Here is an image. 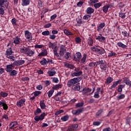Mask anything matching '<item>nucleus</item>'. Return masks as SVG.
Returning a JSON list of instances; mask_svg holds the SVG:
<instances>
[{"mask_svg": "<svg viewBox=\"0 0 131 131\" xmlns=\"http://www.w3.org/2000/svg\"><path fill=\"white\" fill-rule=\"evenodd\" d=\"M89 67H95V66H100V68L101 69L102 71H106L107 70V63L105 60H98L96 62H91L89 64Z\"/></svg>", "mask_w": 131, "mask_h": 131, "instance_id": "nucleus-1", "label": "nucleus"}, {"mask_svg": "<svg viewBox=\"0 0 131 131\" xmlns=\"http://www.w3.org/2000/svg\"><path fill=\"white\" fill-rule=\"evenodd\" d=\"M91 50L93 52H95L97 55H103L106 52L105 49H103V48L97 46L91 47Z\"/></svg>", "mask_w": 131, "mask_h": 131, "instance_id": "nucleus-2", "label": "nucleus"}, {"mask_svg": "<svg viewBox=\"0 0 131 131\" xmlns=\"http://www.w3.org/2000/svg\"><path fill=\"white\" fill-rule=\"evenodd\" d=\"M80 80H81V77H80L74 78L68 81L67 85L69 88H71V86H73L74 84H76V83L79 82Z\"/></svg>", "mask_w": 131, "mask_h": 131, "instance_id": "nucleus-3", "label": "nucleus"}, {"mask_svg": "<svg viewBox=\"0 0 131 131\" xmlns=\"http://www.w3.org/2000/svg\"><path fill=\"white\" fill-rule=\"evenodd\" d=\"M13 54V51L12 50V49L8 48L5 53V56H6L7 58L8 59H10L11 61H14L15 57H14V55H12Z\"/></svg>", "mask_w": 131, "mask_h": 131, "instance_id": "nucleus-4", "label": "nucleus"}, {"mask_svg": "<svg viewBox=\"0 0 131 131\" xmlns=\"http://www.w3.org/2000/svg\"><path fill=\"white\" fill-rule=\"evenodd\" d=\"M75 72L71 74L72 76L74 77L75 76H80V75H82V71H80V69L79 68H75L74 69Z\"/></svg>", "mask_w": 131, "mask_h": 131, "instance_id": "nucleus-5", "label": "nucleus"}, {"mask_svg": "<svg viewBox=\"0 0 131 131\" xmlns=\"http://www.w3.org/2000/svg\"><path fill=\"white\" fill-rule=\"evenodd\" d=\"M81 59V53L80 52H77L76 55L74 54L73 56V60L74 61H78Z\"/></svg>", "mask_w": 131, "mask_h": 131, "instance_id": "nucleus-6", "label": "nucleus"}, {"mask_svg": "<svg viewBox=\"0 0 131 131\" xmlns=\"http://www.w3.org/2000/svg\"><path fill=\"white\" fill-rule=\"evenodd\" d=\"M25 36L27 39H29L30 40L32 39V35L31 34V33L28 30L25 31Z\"/></svg>", "mask_w": 131, "mask_h": 131, "instance_id": "nucleus-7", "label": "nucleus"}, {"mask_svg": "<svg viewBox=\"0 0 131 131\" xmlns=\"http://www.w3.org/2000/svg\"><path fill=\"white\" fill-rule=\"evenodd\" d=\"M25 63V60H15L13 62V65L14 66H20V65H23Z\"/></svg>", "mask_w": 131, "mask_h": 131, "instance_id": "nucleus-8", "label": "nucleus"}, {"mask_svg": "<svg viewBox=\"0 0 131 131\" xmlns=\"http://www.w3.org/2000/svg\"><path fill=\"white\" fill-rule=\"evenodd\" d=\"M8 4L7 3V0H0V7L8 8Z\"/></svg>", "mask_w": 131, "mask_h": 131, "instance_id": "nucleus-9", "label": "nucleus"}, {"mask_svg": "<svg viewBox=\"0 0 131 131\" xmlns=\"http://www.w3.org/2000/svg\"><path fill=\"white\" fill-rule=\"evenodd\" d=\"M34 54H35V52L28 48L26 55H27V56H29V57H32V56H33Z\"/></svg>", "mask_w": 131, "mask_h": 131, "instance_id": "nucleus-10", "label": "nucleus"}, {"mask_svg": "<svg viewBox=\"0 0 131 131\" xmlns=\"http://www.w3.org/2000/svg\"><path fill=\"white\" fill-rule=\"evenodd\" d=\"M26 101V99H22L19 100L16 103V106L17 107H22L23 106V104L25 103Z\"/></svg>", "mask_w": 131, "mask_h": 131, "instance_id": "nucleus-11", "label": "nucleus"}, {"mask_svg": "<svg viewBox=\"0 0 131 131\" xmlns=\"http://www.w3.org/2000/svg\"><path fill=\"white\" fill-rule=\"evenodd\" d=\"M121 81H122V80H118V81L114 82L113 83V85L110 88L111 90H112V89H115V87L117 86Z\"/></svg>", "mask_w": 131, "mask_h": 131, "instance_id": "nucleus-12", "label": "nucleus"}, {"mask_svg": "<svg viewBox=\"0 0 131 131\" xmlns=\"http://www.w3.org/2000/svg\"><path fill=\"white\" fill-rule=\"evenodd\" d=\"M45 116H35V117L34 118V119L35 122H38L43 120L44 119Z\"/></svg>", "mask_w": 131, "mask_h": 131, "instance_id": "nucleus-13", "label": "nucleus"}, {"mask_svg": "<svg viewBox=\"0 0 131 131\" xmlns=\"http://www.w3.org/2000/svg\"><path fill=\"white\" fill-rule=\"evenodd\" d=\"M20 40L21 39L20 37H19L18 36H16L15 37L13 38V43H15V45H19Z\"/></svg>", "mask_w": 131, "mask_h": 131, "instance_id": "nucleus-14", "label": "nucleus"}, {"mask_svg": "<svg viewBox=\"0 0 131 131\" xmlns=\"http://www.w3.org/2000/svg\"><path fill=\"white\" fill-rule=\"evenodd\" d=\"M101 91V88H97L96 89V92L94 94V98L96 99H99L100 98V95H99V93H100V91Z\"/></svg>", "mask_w": 131, "mask_h": 131, "instance_id": "nucleus-15", "label": "nucleus"}, {"mask_svg": "<svg viewBox=\"0 0 131 131\" xmlns=\"http://www.w3.org/2000/svg\"><path fill=\"white\" fill-rule=\"evenodd\" d=\"M123 82L125 83L127 85H131V81L128 78L125 77L123 78Z\"/></svg>", "mask_w": 131, "mask_h": 131, "instance_id": "nucleus-16", "label": "nucleus"}, {"mask_svg": "<svg viewBox=\"0 0 131 131\" xmlns=\"http://www.w3.org/2000/svg\"><path fill=\"white\" fill-rule=\"evenodd\" d=\"M47 55H48V51L47 49H44L41 53L38 54V56L43 57L44 56H47Z\"/></svg>", "mask_w": 131, "mask_h": 131, "instance_id": "nucleus-17", "label": "nucleus"}, {"mask_svg": "<svg viewBox=\"0 0 131 131\" xmlns=\"http://www.w3.org/2000/svg\"><path fill=\"white\" fill-rule=\"evenodd\" d=\"M106 26V24L105 23H101L99 25V26L97 27V31H101L103 28H104V27Z\"/></svg>", "mask_w": 131, "mask_h": 131, "instance_id": "nucleus-18", "label": "nucleus"}, {"mask_svg": "<svg viewBox=\"0 0 131 131\" xmlns=\"http://www.w3.org/2000/svg\"><path fill=\"white\" fill-rule=\"evenodd\" d=\"M17 125V122L14 121L12 122V123H11L9 124V130L8 131H11V130L12 129V128H13L14 126H16Z\"/></svg>", "mask_w": 131, "mask_h": 131, "instance_id": "nucleus-19", "label": "nucleus"}, {"mask_svg": "<svg viewBox=\"0 0 131 131\" xmlns=\"http://www.w3.org/2000/svg\"><path fill=\"white\" fill-rule=\"evenodd\" d=\"M87 14L91 15L95 12V10L92 7H88L86 10Z\"/></svg>", "mask_w": 131, "mask_h": 131, "instance_id": "nucleus-20", "label": "nucleus"}, {"mask_svg": "<svg viewBox=\"0 0 131 131\" xmlns=\"http://www.w3.org/2000/svg\"><path fill=\"white\" fill-rule=\"evenodd\" d=\"M92 92V89H90L89 88H85L82 89V93L83 95H85V94L88 93H91Z\"/></svg>", "mask_w": 131, "mask_h": 131, "instance_id": "nucleus-21", "label": "nucleus"}, {"mask_svg": "<svg viewBox=\"0 0 131 131\" xmlns=\"http://www.w3.org/2000/svg\"><path fill=\"white\" fill-rule=\"evenodd\" d=\"M28 50V47H21L20 48V52L22 54H25V55H26V53L27 52Z\"/></svg>", "mask_w": 131, "mask_h": 131, "instance_id": "nucleus-22", "label": "nucleus"}, {"mask_svg": "<svg viewBox=\"0 0 131 131\" xmlns=\"http://www.w3.org/2000/svg\"><path fill=\"white\" fill-rule=\"evenodd\" d=\"M13 66L12 64L7 65L6 66V71L7 72H11L12 71V69L13 68Z\"/></svg>", "mask_w": 131, "mask_h": 131, "instance_id": "nucleus-23", "label": "nucleus"}, {"mask_svg": "<svg viewBox=\"0 0 131 131\" xmlns=\"http://www.w3.org/2000/svg\"><path fill=\"white\" fill-rule=\"evenodd\" d=\"M117 45L119 48H122V49H126V48H127V46L122 43L121 42H118Z\"/></svg>", "mask_w": 131, "mask_h": 131, "instance_id": "nucleus-24", "label": "nucleus"}, {"mask_svg": "<svg viewBox=\"0 0 131 131\" xmlns=\"http://www.w3.org/2000/svg\"><path fill=\"white\" fill-rule=\"evenodd\" d=\"M40 64H41V65H48V61L47 60V59L42 58L40 61Z\"/></svg>", "mask_w": 131, "mask_h": 131, "instance_id": "nucleus-25", "label": "nucleus"}, {"mask_svg": "<svg viewBox=\"0 0 131 131\" xmlns=\"http://www.w3.org/2000/svg\"><path fill=\"white\" fill-rule=\"evenodd\" d=\"M110 8V5H105L102 8V11L104 12V13H105V14L108 12V9Z\"/></svg>", "mask_w": 131, "mask_h": 131, "instance_id": "nucleus-26", "label": "nucleus"}, {"mask_svg": "<svg viewBox=\"0 0 131 131\" xmlns=\"http://www.w3.org/2000/svg\"><path fill=\"white\" fill-rule=\"evenodd\" d=\"M125 85L121 84L118 86L117 91L118 93H121L122 92V89L124 88Z\"/></svg>", "mask_w": 131, "mask_h": 131, "instance_id": "nucleus-27", "label": "nucleus"}, {"mask_svg": "<svg viewBox=\"0 0 131 131\" xmlns=\"http://www.w3.org/2000/svg\"><path fill=\"white\" fill-rule=\"evenodd\" d=\"M18 74V72L16 70H13L10 73V76H16Z\"/></svg>", "mask_w": 131, "mask_h": 131, "instance_id": "nucleus-28", "label": "nucleus"}, {"mask_svg": "<svg viewBox=\"0 0 131 131\" xmlns=\"http://www.w3.org/2000/svg\"><path fill=\"white\" fill-rule=\"evenodd\" d=\"M114 79L113 78H112V77H108L106 78V81L105 82V83H106L107 84H109L110 83H111L112 82V81H113Z\"/></svg>", "mask_w": 131, "mask_h": 131, "instance_id": "nucleus-29", "label": "nucleus"}, {"mask_svg": "<svg viewBox=\"0 0 131 131\" xmlns=\"http://www.w3.org/2000/svg\"><path fill=\"white\" fill-rule=\"evenodd\" d=\"M64 66L68 68H70V69H74V68H75L74 65L69 63H65Z\"/></svg>", "mask_w": 131, "mask_h": 131, "instance_id": "nucleus-30", "label": "nucleus"}, {"mask_svg": "<svg viewBox=\"0 0 131 131\" xmlns=\"http://www.w3.org/2000/svg\"><path fill=\"white\" fill-rule=\"evenodd\" d=\"M56 72L55 71H49L48 72L47 74L49 76H54Z\"/></svg>", "mask_w": 131, "mask_h": 131, "instance_id": "nucleus-31", "label": "nucleus"}, {"mask_svg": "<svg viewBox=\"0 0 131 131\" xmlns=\"http://www.w3.org/2000/svg\"><path fill=\"white\" fill-rule=\"evenodd\" d=\"M40 106L41 109H45L46 108V104H45V100L40 101Z\"/></svg>", "mask_w": 131, "mask_h": 131, "instance_id": "nucleus-32", "label": "nucleus"}, {"mask_svg": "<svg viewBox=\"0 0 131 131\" xmlns=\"http://www.w3.org/2000/svg\"><path fill=\"white\" fill-rule=\"evenodd\" d=\"M78 128V124H73V125L69 126L68 127H67V129H76Z\"/></svg>", "mask_w": 131, "mask_h": 131, "instance_id": "nucleus-33", "label": "nucleus"}, {"mask_svg": "<svg viewBox=\"0 0 131 131\" xmlns=\"http://www.w3.org/2000/svg\"><path fill=\"white\" fill-rule=\"evenodd\" d=\"M8 7H0V15H4L5 14V10Z\"/></svg>", "mask_w": 131, "mask_h": 131, "instance_id": "nucleus-34", "label": "nucleus"}, {"mask_svg": "<svg viewBox=\"0 0 131 131\" xmlns=\"http://www.w3.org/2000/svg\"><path fill=\"white\" fill-rule=\"evenodd\" d=\"M99 0H90L89 2V4L91 6H93L94 4H96V3H98Z\"/></svg>", "mask_w": 131, "mask_h": 131, "instance_id": "nucleus-35", "label": "nucleus"}, {"mask_svg": "<svg viewBox=\"0 0 131 131\" xmlns=\"http://www.w3.org/2000/svg\"><path fill=\"white\" fill-rule=\"evenodd\" d=\"M61 88H62V84H58L53 86V87H52V90H58V89H60Z\"/></svg>", "mask_w": 131, "mask_h": 131, "instance_id": "nucleus-36", "label": "nucleus"}, {"mask_svg": "<svg viewBox=\"0 0 131 131\" xmlns=\"http://www.w3.org/2000/svg\"><path fill=\"white\" fill-rule=\"evenodd\" d=\"M86 59V54H84L83 57L82 58L81 60L80 64L81 65H82L84 62H85V60Z\"/></svg>", "mask_w": 131, "mask_h": 131, "instance_id": "nucleus-37", "label": "nucleus"}, {"mask_svg": "<svg viewBox=\"0 0 131 131\" xmlns=\"http://www.w3.org/2000/svg\"><path fill=\"white\" fill-rule=\"evenodd\" d=\"M116 56V53L111 51V52L108 53V57H115Z\"/></svg>", "mask_w": 131, "mask_h": 131, "instance_id": "nucleus-38", "label": "nucleus"}, {"mask_svg": "<svg viewBox=\"0 0 131 131\" xmlns=\"http://www.w3.org/2000/svg\"><path fill=\"white\" fill-rule=\"evenodd\" d=\"M54 92H55V90L53 89L49 91V92L48 93V96L49 98H51V97L53 96V94H54Z\"/></svg>", "mask_w": 131, "mask_h": 131, "instance_id": "nucleus-39", "label": "nucleus"}, {"mask_svg": "<svg viewBox=\"0 0 131 131\" xmlns=\"http://www.w3.org/2000/svg\"><path fill=\"white\" fill-rule=\"evenodd\" d=\"M61 120L63 122L67 121V120H69V116H64L61 117Z\"/></svg>", "mask_w": 131, "mask_h": 131, "instance_id": "nucleus-40", "label": "nucleus"}, {"mask_svg": "<svg viewBox=\"0 0 131 131\" xmlns=\"http://www.w3.org/2000/svg\"><path fill=\"white\" fill-rule=\"evenodd\" d=\"M101 6L102 3H96L94 5V8H95V9H99V8H100V7H101Z\"/></svg>", "mask_w": 131, "mask_h": 131, "instance_id": "nucleus-41", "label": "nucleus"}, {"mask_svg": "<svg viewBox=\"0 0 131 131\" xmlns=\"http://www.w3.org/2000/svg\"><path fill=\"white\" fill-rule=\"evenodd\" d=\"M119 16L122 18V19H124L126 17V15H125V13L120 12Z\"/></svg>", "mask_w": 131, "mask_h": 131, "instance_id": "nucleus-42", "label": "nucleus"}, {"mask_svg": "<svg viewBox=\"0 0 131 131\" xmlns=\"http://www.w3.org/2000/svg\"><path fill=\"white\" fill-rule=\"evenodd\" d=\"M66 50L64 48H61L60 50L59 55L60 56H64V54H65Z\"/></svg>", "mask_w": 131, "mask_h": 131, "instance_id": "nucleus-43", "label": "nucleus"}, {"mask_svg": "<svg viewBox=\"0 0 131 131\" xmlns=\"http://www.w3.org/2000/svg\"><path fill=\"white\" fill-rule=\"evenodd\" d=\"M33 94L35 97H37V96H39V95L41 94V91H35L33 93Z\"/></svg>", "mask_w": 131, "mask_h": 131, "instance_id": "nucleus-44", "label": "nucleus"}, {"mask_svg": "<svg viewBox=\"0 0 131 131\" xmlns=\"http://www.w3.org/2000/svg\"><path fill=\"white\" fill-rule=\"evenodd\" d=\"M29 0H24L22 3V6H27L29 5Z\"/></svg>", "mask_w": 131, "mask_h": 131, "instance_id": "nucleus-45", "label": "nucleus"}, {"mask_svg": "<svg viewBox=\"0 0 131 131\" xmlns=\"http://www.w3.org/2000/svg\"><path fill=\"white\" fill-rule=\"evenodd\" d=\"M42 35H45L46 36H48L50 35V31H45L42 32Z\"/></svg>", "mask_w": 131, "mask_h": 131, "instance_id": "nucleus-46", "label": "nucleus"}, {"mask_svg": "<svg viewBox=\"0 0 131 131\" xmlns=\"http://www.w3.org/2000/svg\"><path fill=\"white\" fill-rule=\"evenodd\" d=\"M88 43L89 46H93V43H94V41L93 40V39L90 37L88 39Z\"/></svg>", "mask_w": 131, "mask_h": 131, "instance_id": "nucleus-47", "label": "nucleus"}, {"mask_svg": "<svg viewBox=\"0 0 131 131\" xmlns=\"http://www.w3.org/2000/svg\"><path fill=\"white\" fill-rule=\"evenodd\" d=\"M0 95L1 97H3V98H6V97L8 96V93L4 92H1Z\"/></svg>", "mask_w": 131, "mask_h": 131, "instance_id": "nucleus-48", "label": "nucleus"}, {"mask_svg": "<svg viewBox=\"0 0 131 131\" xmlns=\"http://www.w3.org/2000/svg\"><path fill=\"white\" fill-rule=\"evenodd\" d=\"M74 91H80V85L79 83L77 84L76 86L74 88Z\"/></svg>", "mask_w": 131, "mask_h": 131, "instance_id": "nucleus-49", "label": "nucleus"}, {"mask_svg": "<svg viewBox=\"0 0 131 131\" xmlns=\"http://www.w3.org/2000/svg\"><path fill=\"white\" fill-rule=\"evenodd\" d=\"M125 95L124 94H122L117 97L118 100H121V99H124Z\"/></svg>", "mask_w": 131, "mask_h": 131, "instance_id": "nucleus-50", "label": "nucleus"}, {"mask_svg": "<svg viewBox=\"0 0 131 131\" xmlns=\"http://www.w3.org/2000/svg\"><path fill=\"white\" fill-rule=\"evenodd\" d=\"M51 78L52 79L53 82H55V83H58V82H59V80L58 79V78L54 77Z\"/></svg>", "mask_w": 131, "mask_h": 131, "instance_id": "nucleus-51", "label": "nucleus"}, {"mask_svg": "<svg viewBox=\"0 0 131 131\" xmlns=\"http://www.w3.org/2000/svg\"><path fill=\"white\" fill-rule=\"evenodd\" d=\"M71 54L69 52H67L66 54L64 55V58L65 59H66L67 60H68V59H69V57H70L71 56Z\"/></svg>", "mask_w": 131, "mask_h": 131, "instance_id": "nucleus-52", "label": "nucleus"}, {"mask_svg": "<svg viewBox=\"0 0 131 131\" xmlns=\"http://www.w3.org/2000/svg\"><path fill=\"white\" fill-rule=\"evenodd\" d=\"M83 102H80V103H78L76 104V107L77 108H79V107H82L83 106Z\"/></svg>", "mask_w": 131, "mask_h": 131, "instance_id": "nucleus-53", "label": "nucleus"}, {"mask_svg": "<svg viewBox=\"0 0 131 131\" xmlns=\"http://www.w3.org/2000/svg\"><path fill=\"white\" fill-rule=\"evenodd\" d=\"M64 34H66L67 35H72V33L67 30H64Z\"/></svg>", "mask_w": 131, "mask_h": 131, "instance_id": "nucleus-54", "label": "nucleus"}, {"mask_svg": "<svg viewBox=\"0 0 131 131\" xmlns=\"http://www.w3.org/2000/svg\"><path fill=\"white\" fill-rule=\"evenodd\" d=\"M83 18L84 20H90L91 19V15H84Z\"/></svg>", "mask_w": 131, "mask_h": 131, "instance_id": "nucleus-55", "label": "nucleus"}, {"mask_svg": "<svg viewBox=\"0 0 131 131\" xmlns=\"http://www.w3.org/2000/svg\"><path fill=\"white\" fill-rule=\"evenodd\" d=\"M101 123L100 122H93V125L95 126H98L100 125Z\"/></svg>", "mask_w": 131, "mask_h": 131, "instance_id": "nucleus-56", "label": "nucleus"}, {"mask_svg": "<svg viewBox=\"0 0 131 131\" xmlns=\"http://www.w3.org/2000/svg\"><path fill=\"white\" fill-rule=\"evenodd\" d=\"M75 41L77 43H79V42H81V39H80V37H76Z\"/></svg>", "mask_w": 131, "mask_h": 131, "instance_id": "nucleus-57", "label": "nucleus"}, {"mask_svg": "<svg viewBox=\"0 0 131 131\" xmlns=\"http://www.w3.org/2000/svg\"><path fill=\"white\" fill-rule=\"evenodd\" d=\"M49 48L50 49H54V43H52V42H49L48 43Z\"/></svg>", "mask_w": 131, "mask_h": 131, "instance_id": "nucleus-58", "label": "nucleus"}, {"mask_svg": "<svg viewBox=\"0 0 131 131\" xmlns=\"http://www.w3.org/2000/svg\"><path fill=\"white\" fill-rule=\"evenodd\" d=\"M40 112H41V110H40V108H37L36 111H35L34 113L35 115H37V114H39Z\"/></svg>", "mask_w": 131, "mask_h": 131, "instance_id": "nucleus-59", "label": "nucleus"}, {"mask_svg": "<svg viewBox=\"0 0 131 131\" xmlns=\"http://www.w3.org/2000/svg\"><path fill=\"white\" fill-rule=\"evenodd\" d=\"M63 112H64V110H60L55 112V115H59V114L60 113H63Z\"/></svg>", "mask_w": 131, "mask_h": 131, "instance_id": "nucleus-60", "label": "nucleus"}, {"mask_svg": "<svg viewBox=\"0 0 131 131\" xmlns=\"http://www.w3.org/2000/svg\"><path fill=\"white\" fill-rule=\"evenodd\" d=\"M51 26H52V24L48 23V24L45 25L44 28H50V27H51Z\"/></svg>", "mask_w": 131, "mask_h": 131, "instance_id": "nucleus-61", "label": "nucleus"}, {"mask_svg": "<svg viewBox=\"0 0 131 131\" xmlns=\"http://www.w3.org/2000/svg\"><path fill=\"white\" fill-rule=\"evenodd\" d=\"M3 107V109L4 110H7L8 109V105L7 104V103H5L3 104V105H2Z\"/></svg>", "mask_w": 131, "mask_h": 131, "instance_id": "nucleus-62", "label": "nucleus"}, {"mask_svg": "<svg viewBox=\"0 0 131 131\" xmlns=\"http://www.w3.org/2000/svg\"><path fill=\"white\" fill-rule=\"evenodd\" d=\"M47 126H48V124L46 123H42V125H41V126H40L41 128H45Z\"/></svg>", "mask_w": 131, "mask_h": 131, "instance_id": "nucleus-63", "label": "nucleus"}, {"mask_svg": "<svg viewBox=\"0 0 131 131\" xmlns=\"http://www.w3.org/2000/svg\"><path fill=\"white\" fill-rule=\"evenodd\" d=\"M102 131H111V128L107 127L102 129Z\"/></svg>", "mask_w": 131, "mask_h": 131, "instance_id": "nucleus-64", "label": "nucleus"}]
</instances>
